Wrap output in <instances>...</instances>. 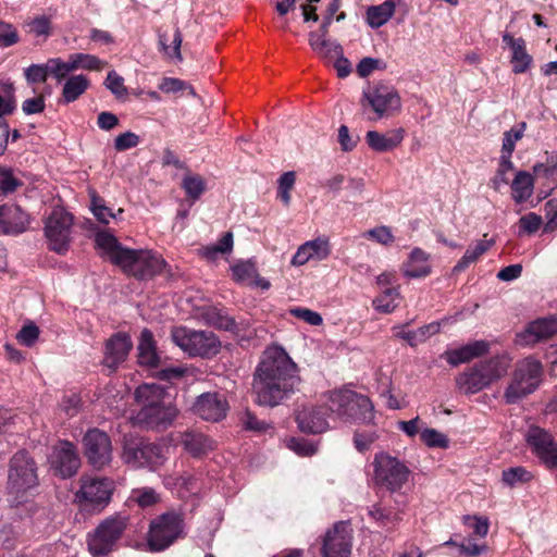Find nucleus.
<instances>
[{"label":"nucleus","instance_id":"1","mask_svg":"<svg viewBox=\"0 0 557 557\" xmlns=\"http://www.w3.org/2000/svg\"><path fill=\"white\" fill-rule=\"evenodd\" d=\"M300 384L297 364L280 346L268 347L256 369L252 388L256 403L275 407L289 398Z\"/></svg>","mask_w":557,"mask_h":557},{"label":"nucleus","instance_id":"2","mask_svg":"<svg viewBox=\"0 0 557 557\" xmlns=\"http://www.w3.org/2000/svg\"><path fill=\"white\" fill-rule=\"evenodd\" d=\"M95 243L113 264L126 274L140 280L160 274L165 265L164 259L151 250L123 247L117 238L107 231L96 233Z\"/></svg>","mask_w":557,"mask_h":557},{"label":"nucleus","instance_id":"3","mask_svg":"<svg viewBox=\"0 0 557 557\" xmlns=\"http://www.w3.org/2000/svg\"><path fill=\"white\" fill-rule=\"evenodd\" d=\"M37 485L38 473L34 458L25 450L15 453L8 470L7 502L10 507H24L25 513H32L35 509L32 496Z\"/></svg>","mask_w":557,"mask_h":557},{"label":"nucleus","instance_id":"4","mask_svg":"<svg viewBox=\"0 0 557 557\" xmlns=\"http://www.w3.org/2000/svg\"><path fill=\"white\" fill-rule=\"evenodd\" d=\"M543 367L533 357L517 362L511 380L504 393L506 404L513 405L534 393L541 383Z\"/></svg>","mask_w":557,"mask_h":557},{"label":"nucleus","instance_id":"5","mask_svg":"<svg viewBox=\"0 0 557 557\" xmlns=\"http://www.w3.org/2000/svg\"><path fill=\"white\" fill-rule=\"evenodd\" d=\"M329 410L341 419L355 422H370L374 417L371 400L349 389L332 392L329 395Z\"/></svg>","mask_w":557,"mask_h":557},{"label":"nucleus","instance_id":"6","mask_svg":"<svg viewBox=\"0 0 557 557\" xmlns=\"http://www.w3.org/2000/svg\"><path fill=\"white\" fill-rule=\"evenodd\" d=\"M129 522V517L115 513L103 519L87 536V545L92 556H104L115 547Z\"/></svg>","mask_w":557,"mask_h":557},{"label":"nucleus","instance_id":"7","mask_svg":"<svg viewBox=\"0 0 557 557\" xmlns=\"http://www.w3.org/2000/svg\"><path fill=\"white\" fill-rule=\"evenodd\" d=\"M172 341L189 356L210 358L219 354L221 342L211 331H196L186 326L174 327Z\"/></svg>","mask_w":557,"mask_h":557},{"label":"nucleus","instance_id":"8","mask_svg":"<svg viewBox=\"0 0 557 557\" xmlns=\"http://www.w3.org/2000/svg\"><path fill=\"white\" fill-rule=\"evenodd\" d=\"M122 459L133 468H154L164 462L165 448L141 437L124 436Z\"/></svg>","mask_w":557,"mask_h":557},{"label":"nucleus","instance_id":"9","mask_svg":"<svg viewBox=\"0 0 557 557\" xmlns=\"http://www.w3.org/2000/svg\"><path fill=\"white\" fill-rule=\"evenodd\" d=\"M74 219L61 207L52 210L45 222L48 248L58 255H65L71 246Z\"/></svg>","mask_w":557,"mask_h":557},{"label":"nucleus","instance_id":"10","mask_svg":"<svg viewBox=\"0 0 557 557\" xmlns=\"http://www.w3.org/2000/svg\"><path fill=\"white\" fill-rule=\"evenodd\" d=\"M374 482L395 492L408 481L410 470L397 458L388 454H376L373 461Z\"/></svg>","mask_w":557,"mask_h":557},{"label":"nucleus","instance_id":"11","mask_svg":"<svg viewBox=\"0 0 557 557\" xmlns=\"http://www.w3.org/2000/svg\"><path fill=\"white\" fill-rule=\"evenodd\" d=\"M182 519L174 512H166L150 523L148 545L150 550L160 552L168 548L183 531Z\"/></svg>","mask_w":557,"mask_h":557},{"label":"nucleus","instance_id":"12","mask_svg":"<svg viewBox=\"0 0 557 557\" xmlns=\"http://www.w3.org/2000/svg\"><path fill=\"white\" fill-rule=\"evenodd\" d=\"M114 483L108 478L83 476L76 498L83 507L102 510L111 500Z\"/></svg>","mask_w":557,"mask_h":557},{"label":"nucleus","instance_id":"13","mask_svg":"<svg viewBox=\"0 0 557 557\" xmlns=\"http://www.w3.org/2000/svg\"><path fill=\"white\" fill-rule=\"evenodd\" d=\"M84 455L88 463L97 470L108 466L112 460V445L109 435L99 430L91 429L83 437Z\"/></svg>","mask_w":557,"mask_h":557},{"label":"nucleus","instance_id":"14","mask_svg":"<svg viewBox=\"0 0 557 557\" xmlns=\"http://www.w3.org/2000/svg\"><path fill=\"white\" fill-rule=\"evenodd\" d=\"M352 530L345 521L336 522L327 530L322 542V557H350Z\"/></svg>","mask_w":557,"mask_h":557},{"label":"nucleus","instance_id":"15","mask_svg":"<svg viewBox=\"0 0 557 557\" xmlns=\"http://www.w3.org/2000/svg\"><path fill=\"white\" fill-rule=\"evenodd\" d=\"M525 438L533 453L548 469H557V442L548 431L531 426Z\"/></svg>","mask_w":557,"mask_h":557},{"label":"nucleus","instance_id":"16","mask_svg":"<svg viewBox=\"0 0 557 557\" xmlns=\"http://www.w3.org/2000/svg\"><path fill=\"white\" fill-rule=\"evenodd\" d=\"M363 96L375 112V120L389 116L401 107L398 92L393 87L383 84L364 91Z\"/></svg>","mask_w":557,"mask_h":557},{"label":"nucleus","instance_id":"17","mask_svg":"<svg viewBox=\"0 0 557 557\" xmlns=\"http://www.w3.org/2000/svg\"><path fill=\"white\" fill-rule=\"evenodd\" d=\"M177 416L173 401L158 405L150 410H138L132 418L133 423L146 429H166Z\"/></svg>","mask_w":557,"mask_h":557},{"label":"nucleus","instance_id":"18","mask_svg":"<svg viewBox=\"0 0 557 557\" xmlns=\"http://www.w3.org/2000/svg\"><path fill=\"white\" fill-rule=\"evenodd\" d=\"M50 462L54 472L63 479L73 476L81 466L76 447L67 441H62L53 447Z\"/></svg>","mask_w":557,"mask_h":557},{"label":"nucleus","instance_id":"19","mask_svg":"<svg viewBox=\"0 0 557 557\" xmlns=\"http://www.w3.org/2000/svg\"><path fill=\"white\" fill-rule=\"evenodd\" d=\"M557 334V315L540 318L528 324L527 329L517 334L516 343L520 346H532Z\"/></svg>","mask_w":557,"mask_h":557},{"label":"nucleus","instance_id":"20","mask_svg":"<svg viewBox=\"0 0 557 557\" xmlns=\"http://www.w3.org/2000/svg\"><path fill=\"white\" fill-rule=\"evenodd\" d=\"M329 401L322 406H306L298 410L296 421L305 433L319 434L327 430Z\"/></svg>","mask_w":557,"mask_h":557},{"label":"nucleus","instance_id":"21","mask_svg":"<svg viewBox=\"0 0 557 557\" xmlns=\"http://www.w3.org/2000/svg\"><path fill=\"white\" fill-rule=\"evenodd\" d=\"M193 410L206 421L218 422L225 418L228 404L222 394L203 393L195 401Z\"/></svg>","mask_w":557,"mask_h":557},{"label":"nucleus","instance_id":"22","mask_svg":"<svg viewBox=\"0 0 557 557\" xmlns=\"http://www.w3.org/2000/svg\"><path fill=\"white\" fill-rule=\"evenodd\" d=\"M132 347L133 344L127 334H114L106 343L103 364L115 371L126 360Z\"/></svg>","mask_w":557,"mask_h":557},{"label":"nucleus","instance_id":"23","mask_svg":"<svg viewBox=\"0 0 557 557\" xmlns=\"http://www.w3.org/2000/svg\"><path fill=\"white\" fill-rule=\"evenodd\" d=\"M331 253L330 243L326 238L318 237L302 244L292 259L293 265H304L310 260H324Z\"/></svg>","mask_w":557,"mask_h":557},{"label":"nucleus","instance_id":"24","mask_svg":"<svg viewBox=\"0 0 557 557\" xmlns=\"http://www.w3.org/2000/svg\"><path fill=\"white\" fill-rule=\"evenodd\" d=\"M490 348L491 345L487 341H474L457 349L446 351L445 359L450 366L457 367L461 363L469 362L472 359L486 355L490 351Z\"/></svg>","mask_w":557,"mask_h":557},{"label":"nucleus","instance_id":"25","mask_svg":"<svg viewBox=\"0 0 557 557\" xmlns=\"http://www.w3.org/2000/svg\"><path fill=\"white\" fill-rule=\"evenodd\" d=\"M135 398L140 406L139 410H150L158 405L173 401L171 395L160 385L143 384L135 391Z\"/></svg>","mask_w":557,"mask_h":557},{"label":"nucleus","instance_id":"26","mask_svg":"<svg viewBox=\"0 0 557 557\" xmlns=\"http://www.w3.org/2000/svg\"><path fill=\"white\" fill-rule=\"evenodd\" d=\"M404 137V128L391 129L384 134L377 131H369L366 134V141L373 151L385 152L398 147Z\"/></svg>","mask_w":557,"mask_h":557},{"label":"nucleus","instance_id":"27","mask_svg":"<svg viewBox=\"0 0 557 557\" xmlns=\"http://www.w3.org/2000/svg\"><path fill=\"white\" fill-rule=\"evenodd\" d=\"M503 41L511 50L510 62L513 73L521 74L527 72L532 63V57L527 51L525 40L521 37L515 38L509 33H504Z\"/></svg>","mask_w":557,"mask_h":557},{"label":"nucleus","instance_id":"28","mask_svg":"<svg viewBox=\"0 0 557 557\" xmlns=\"http://www.w3.org/2000/svg\"><path fill=\"white\" fill-rule=\"evenodd\" d=\"M233 278L242 284L256 285L262 289H269L271 284L268 280L258 275V270L251 260L238 261L232 268Z\"/></svg>","mask_w":557,"mask_h":557},{"label":"nucleus","instance_id":"29","mask_svg":"<svg viewBox=\"0 0 557 557\" xmlns=\"http://www.w3.org/2000/svg\"><path fill=\"white\" fill-rule=\"evenodd\" d=\"M309 45L318 57L326 63L334 61L337 57H342L343 47L337 41L319 35L318 32L309 33Z\"/></svg>","mask_w":557,"mask_h":557},{"label":"nucleus","instance_id":"30","mask_svg":"<svg viewBox=\"0 0 557 557\" xmlns=\"http://www.w3.org/2000/svg\"><path fill=\"white\" fill-rule=\"evenodd\" d=\"M4 206V235H17L26 232L29 228L30 216L27 212L22 210L18 206L3 205Z\"/></svg>","mask_w":557,"mask_h":557},{"label":"nucleus","instance_id":"31","mask_svg":"<svg viewBox=\"0 0 557 557\" xmlns=\"http://www.w3.org/2000/svg\"><path fill=\"white\" fill-rule=\"evenodd\" d=\"M401 270L404 275L410 278L428 276L431 273L429 255L420 248H414Z\"/></svg>","mask_w":557,"mask_h":557},{"label":"nucleus","instance_id":"32","mask_svg":"<svg viewBox=\"0 0 557 557\" xmlns=\"http://www.w3.org/2000/svg\"><path fill=\"white\" fill-rule=\"evenodd\" d=\"M182 444L194 457H200L213 450L215 442L197 431H187L182 435Z\"/></svg>","mask_w":557,"mask_h":557},{"label":"nucleus","instance_id":"33","mask_svg":"<svg viewBox=\"0 0 557 557\" xmlns=\"http://www.w3.org/2000/svg\"><path fill=\"white\" fill-rule=\"evenodd\" d=\"M137 349L139 364L148 368L158 367L160 357L157 352L153 335L149 330H143Z\"/></svg>","mask_w":557,"mask_h":557},{"label":"nucleus","instance_id":"34","mask_svg":"<svg viewBox=\"0 0 557 557\" xmlns=\"http://www.w3.org/2000/svg\"><path fill=\"white\" fill-rule=\"evenodd\" d=\"M455 382L457 388L466 395L476 394L488 387L473 367L467 368L462 373L458 374Z\"/></svg>","mask_w":557,"mask_h":557},{"label":"nucleus","instance_id":"35","mask_svg":"<svg viewBox=\"0 0 557 557\" xmlns=\"http://www.w3.org/2000/svg\"><path fill=\"white\" fill-rule=\"evenodd\" d=\"M495 244V240L492 239H481L475 243L474 246H469L465 251L463 256L459 259V261L454 267L455 272L465 271L470 264L476 262L481 256H483L486 251H488Z\"/></svg>","mask_w":557,"mask_h":557},{"label":"nucleus","instance_id":"36","mask_svg":"<svg viewBox=\"0 0 557 557\" xmlns=\"http://www.w3.org/2000/svg\"><path fill=\"white\" fill-rule=\"evenodd\" d=\"M481 368L491 379L492 383L499 381L504 377L510 368L511 358L506 355H496L483 361H480Z\"/></svg>","mask_w":557,"mask_h":557},{"label":"nucleus","instance_id":"37","mask_svg":"<svg viewBox=\"0 0 557 557\" xmlns=\"http://www.w3.org/2000/svg\"><path fill=\"white\" fill-rule=\"evenodd\" d=\"M201 318L207 324L212 325L214 327L231 331L234 333H237L239 331L236 321L233 318L223 314L222 311L216 308H205L202 310Z\"/></svg>","mask_w":557,"mask_h":557},{"label":"nucleus","instance_id":"38","mask_svg":"<svg viewBox=\"0 0 557 557\" xmlns=\"http://www.w3.org/2000/svg\"><path fill=\"white\" fill-rule=\"evenodd\" d=\"M394 12V0H386L379 5L368 8L367 22L372 28H379L389 21Z\"/></svg>","mask_w":557,"mask_h":557},{"label":"nucleus","instance_id":"39","mask_svg":"<svg viewBox=\"0 0 557 557\" xmlns=\"http://www.w3.org/2000/svg\"><path fill=\"white\" fill-rule=\"evenodd\" d=\"M533 186L534 181L530 173L525 171L518 172L511 184L513 200L517 203L528 200L533 194Z\"/></svg>","mask_w":557,"mask_h":557},{"label":"nucleus","instance_id":"40","mask_svg":"<svg viewBox=\"0 0 557 557\" xmlns=\"http://www.w3.org/2000/svg\"><path fill=\"white\" fill-rule=\"evenodd\" d=\"M89 79L83 75H73L69 77L62 89V98L65 103L77 100L89 87Z\"/></svg>","mask_w":557,"mask_h":557},{"label":"nucleus","instance_id":"41","mask_svg":"<svg viewBox=\"0 0 557 557\" xmlns=\"http://www.w3.org/2000/svg\"><path fill=\"white\" fill-rule=\"evenodd\" d=\"M159 45L166 58L178 62L183 60L181 53L182 34L178 28L174 29L172 36H169L168 33L161 34Z\"/></svg>","mask_w":557,"mask_h":557},{"label":"nucleus","instance_id":"42","mask_svg":"<svg viewBox=\"0 0 557 557\" xmlns=\"http://www.w3.org/2000/svg\"><path fill=\"white\" fill-rule=\"evenodd\" d=\"M70 59L74 71L78 69L100 72L107 66V62L88 53H72Z\"/></svg>","mask_w":557,"mask_h":557},{"label":"nucleus","instance_id":"43","mask_svg":"<svg viewBox=\"0 0 557 557\" xmlns=\"http://www.w3.org/2000/svg\"><path fill=\"white\" fill-rule=\"evenodd\" d=\"M532 479L533 474L520 466L508 468L502 472V482L509 487L528 483Z\"/></svg>","mask_w":557,"mask_h":557},{"label":"nucleus","instance_id":"44","mask_svg":"<svg viewBox=\"0 0 557 557\" xmlns=\"http://www.w3.org/2000/svg\"><path fill=\"white\" fill-rule=\"evenodd\" d=\"M182 187L189 198L196 200L206 190V182L200 175L187 174L183 178Z\"/></svg>","mask_w":557,"mask_h":557},{"label":"nucleus","instance_id":"45","mask_svg":"<svg viewBox=\"0 0 557 557\" xmlns=\"http://www.w3.org/2000/svg\"><path fill=\"white\" fill-rule=\"evenodd\" d=\"M129 500L136 503L141 508H146L157 504L160 497L153 488L140 487L132 491Z\"/></svg>","mask_w":557,"mask_h":557},{"label":"nucleus","instance_id":"46","mask_svg":"<svg viewBox=\"0 0 557 557\" xmlns=\"http://www.w3.org/2000/svg\"><path fill=\"white\" fill-rule=\"evenodd\" d=\"M399 297L397 288H387L380 297L373 301L374 308L383 313L393 312L396 307V299Z\"/></svg>","mask_w":557,"mask_h":557},{"label":"nucleus","instance_id":"47","mask_svg":"<svg viewBox=\"0 0 557 557\" xmlns=\"http://www.w3.org/2000/svg\"><path fill=\"white\" fill-rule=\"evenodd\" d=\"M49 75L53 76L58 82L63 81L66 75L74 71L71 59L63 61L60 58H52L46 62Z\"/></svg>","mask_w":557,"mask_h":557},{"label":"nucleus","instance_id":"48","mask_svg":"<svg viewBox=\"0 0 557 557\" xmlns=\"http://www.w3.org/2000/svg\"><path fill=\"white\" fill-rule=\"evenodd\" d=\"M421 441L431 448H447L448 437L435 429L425 428L420 433Z\"/></svg>","mask_w":557,"mask_h":557},{"label":"nucleus","instance_id":"49","mask_svg":"<svg viewBox=\"0 0 557 557\" xmlns=\"http://www.w3.org/2000/svg\"><path fill=\"white\" fill-rule=\"evenodd\" d=\"M90 209L96 219L103 224H108L111 219L115 218L112 210L106 206L104 200L95 191L91 193Z\"/></svg>","mask_w":557,"mask_h":557},{"label":"nucleus","instance_id":"50","mask_svg":"<svg viewBox=\"0 0 557 557\" xmlns=\"http://www.w3.org/2000/svg\"><path fill=\"white\" fill-rule=\"evenodd\" d=\"M233 249V234L231 232L225 233L218 244L206 247L203 249V256L208 260H214L218 253H226Z\"/></svg>","mask_w":557,"mask_h":557},{"label":"nucleus","instance_id":"51","mask_svg":"<svg viewBox=\"0 0 557 557\" xmlns=\"http://www.w3.org/2000/svg\"><path fill=\"white\" fill-rule=\"evenodd\" d=\"M296 182V174L294 171L285 172L278 178L277 196L283 201L284 206L288 207L290 203V190L294 188Z\"/></svg>","mask_w":557,"mask_h":557},{"label":"nucleus","instance_id":"52","mask_svg":"<svg viewBox=\"0 0 557 557\" xmlns=\"http://www.w3.org/2000/svg\"><path fill=\"white\" fill-rule=\"evenodd\" d=\"M159 89L165 94H175L181 90L187 89L189 95L196 96V91L190 85H187L182 79L173 78V77L163 78L161 84L159 85Z\"/></svg>","mask_w":557,"mask_h":557},{"label":"nucleus","instance_id":"53","mask_svg":"<svg viewBox=\"0 0 557 557\" xmlns=\"http://www.w3.org/2000/svg\"><path fill=\"white\" fill-rule=\"evenodd\" d=\"M29 33L34 34L35 36H44L48 37L51 34V20L50 17L46 15H39L34 17L29 23Z\"/></svg>","mask_w":557,"mask_h":557},{"label":"nucleus","instance_id":"54","mask_svg":"<svg viewBox=\"0 0 557 557\" xmlns=\"http://www.w3.org/2000/svg\"><path fill=\"white\" fill-rule=\"evenodd\" d=\"M104 85L117 98L124 97L127 94L124 78L114 71L108 73Z\"/></svg>","mask_w":557,"mask_h":557},{"label":"nucleus","instance_id":"55","mask_svg":"<svg viewBox=\"0 0 557 557\" xmlns=\"http://www.w3.org/2000/svg\"><path fill=\"white\" fill-rule=\"evenodd\" d=\"M542 223V218L534 212L521 216L519 220V235L535 233Z\"/></svg>","mask_w":557,"mask_h":557},{"label":"nucleus","instance_id":"56","mask_svg":"<svg viewBox=\"0 0 557 557\" xmlns=\"http://www.w3.org/2000/svg\"><path fill=\"white\" fill-rule=\"evenodd\" d=\"M364 236L384 246L391 245L395 239L394 235L392 234L391 227L385 225L377 226L367 231L364 233Z\"/></svg>","mask_w":557,"mask_h":557},{"label":"nucleus","instance_id":"57","mask_svg":"<svg viewBox=\"0 0 557 557\" xmlns=\"http://www.w3.org/2000/svg\"><path fill=\"white\" fill-rule=\"evenodd\" d=\"M525 128V123H521L520 128H512L504 133L502 152L512 154L516 143L520 140L523 136V131Z\"/></svg>","mask_w":557,"mask_h":557},{"label":"nucleus","instance_id":"58","mask_svg":"<svg viewBox=\"0 0 557 557\" xmlns=\"http://www.w3.org/2000/svg\"><path fill=\"white\" fill-rule=\"evenodd\" d=\"M21 185V181L14 176L12 170L0 169V191L2 194L13 193Z\"/></svg>","mask_w":557,"mask_h":557},{"label":"nucleus","instance_id":"59","mask_svg":"<svg viewBox=\"0 0 557 557\" xmlns=\"http://www.w3.org/2000/svg\"><path fill=\"white\" fill-rule=\"evenodd\" d=\"M377 440V434L374 430L356 431L354 435V444L357 450L366 451Z\"/></svg>","mask_w":557,"mask_h":557},{"label":"nucleus","instance_id":"60","mask_svg":"<svg viewBox=\"0 0 557 557\" xmlns=\"http://www.w3.org/2000/svg\"><path fill=\"white\" fill-rule=\"evenodd\" d=\"M463 523L473 530V533L480 537H485L488 532V519L485 517L465 516Z\"/></svg>","mask_w":557,"mask_h":557},{"label":"nucleus","instance_id":"61","mask_svg":"<svg viewBox=\"0 0 557 557\" xmlns=\"http://www.w3.org/2000/svg\"><path fill=\"white\" fill-rule=\"evenodd\" d=\"M26 81L29 84L45 83L48 78L49 72L45 64H32L24 71Z\"/></svg>","mask_w":557,"mask_h":557},{"label":"nucleus","instance_id":"62","mask_svg":"<svg viewBox=\"0 0 557 557\" xmlns=\"http://www.w3.org/2000/svg\"><path fill=\"white\" fill-rule=\"evenodd\" d=\"M18 41V34L13 25L0 20V46L10 47Z\"/></svg>","mask_w":557,"mask_h":557},{"label":"nucleus","instance_id":"63","mask_svg":"<svg viewBox=\"0 0 557 557\" xmlns=\"http://www.w3.org/2000/svg\"><path fill=\"white\" fill-rule=\"evenodd\" d=\"M39 336V329L34 323L24 325L22 330L17 333L16 338L18 342L27 347H30L35 344Z\"/></svg>","mask_w":557,"mask_h":557},{"label":"nucleus","instance_id":"64","mask_svg":"<svg viewBox=\"0 0 557 557\" xmlns=\"http://www.w3.org/2000/svg\"><path fill=\"white\" fill-rule=\"evenodd\" d=\"M139 144V136L133 132H125L120 134L114 139V148L116 151H125L127 149L134 148Z\"/></svg>","mask_w":557,"mask_h":557}]
</instances>
